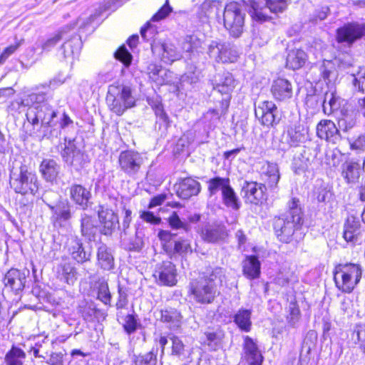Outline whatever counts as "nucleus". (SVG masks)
I'll list each match as a JSON object with an SVG mask.
<instances>
[{
	"label": "nucleus",
	"instance_id": "nucleus-1",
	"mask_svg": "<svg viewBox=\"0 0 365 365\" xmlns=\"http://www.w3.org/2000/svg\"><path fill=\"white\" fill-rule=\"evenodd\" d=\"M288 210L274 217L273 219V229L279 241L283 243H298L304 236L302 230L304 224V212L299 204V200L292 198L288 202Z\"/></svg>",
	"mask_w": 365,
	"mask_h": 365
},
{
	"label": "nucleus",
	"instance_id": "nucleus-2",
	"mask_svg": "<svg viewBox=\"0 0 365 365\" xmlns=\"http://www.w3.org/2000/svg\"><path fill=\"white\" fill-rule=\"evenodd\" d=\"M225 279V269L215 266H207L200 273L197 279H192L189 284L190 292L193 299L200 304H211L214 302Z\"/></svg>",
	"mask_w": 365,
	"mask_h": 365
},
{
	"label": "nucleus",
	"instance_id": "nucleus-3",
	"mask_svg": "<svg viewBox=\"0 0 365 365\" xmlns=\"http://www.w3.org/2000/svg\"><path fill=\"white\" fill-rule=\"evenodd\" d=\"M56 114L58 111L48 103L28 108L26 113V120L33 126L29 135L38 138L40 140L57 138L58 128L56 127Z\"/></svg>",
	"mask_w": 365,
	"mask_h": 365
},
{
	"label": "nucleus",
	"instance_id": "nucleus-4",
	"mask_svg": "<svg viewBox=\"0 0 365 365\" xmlns=\"http://www.w3.org/2000/svg\"><path fill=\"white\" fill-rule=\"evenodd\" d=\"M9 185L16 194L34 197L38 192L40 181L35 172L21 164L10 170Z\"/></svg>",
	"mask_w": 365,
	"mask_h": 365
},
{
	"label": "nucleus",
	"instance_id": "nucleus-5",
	"mask_svg": "<svg viewBox=\"0 0 365 365\" xmlns=\"http://www.w3.org/2000/svg\"><path fill=\"white\" fill-rule=\"evenodd\" d=\"M245 9L255 21L262 23L272 19L287 8L286 0H242Z\"/></svg>",
	"mask_w": 365,
	"mask_h": 365
},
{
	"label": "nucleus",
	"instance_id": "nucleus-6",
	"mask_svg": "<svg viewBox=\"0 0 365 365\" xmlns=\"http://www.w3.org/2000/svg\"><path fill=\"white\" fill-rule=\"evenodd\" d=\"M334 281L336 288L344 293H351L360 282L362 268L359 264L340 263L335 266Z\"/></svg>",
	"mask_w": 365,
	"mask_h": 365
},
{
	"label": "nucleus",
	"instance_id": "nucleus-7",
	"mask_svg": "<svg viewBox=\"0 0 365 365\" xmlns=\"http://www.w3.org/2000/svg\"><path fill=\"white\" fill-rule=\"evenodd\" d=\"M106 103L111 111L121 115L125 110L135 106V98L129 86L113 84L108 87Z\"/></svg>",
	"mask_w": 365,
	"mask_h": 365
},
{
	"label": "nucleus",
	"instance_id": "nucleus-8",
	"mask_svg": "<svg viewBox=\"0 0 365 365\" xmlns=\"http://www.w3.org/2000/svg\"><path fill=\"white\" fill-rule=\"evenodd\" d=\"M242 7L245 8L242 1H232L224 8V26L234 38H239L243 32L245 14L242 11Z\"/></svg>",
	"mask_w": 365,
	"mask_h": 365
},
{
	"label": "nucleus",
	"instance_id": "nucleus-9",
	"mask_svg": "<svg viewBox=\"0 0 365 365\" xmlns=\"http://www.w3.org/2000/svg\"><path fill=\"white\" fill-rule=\"evenodd\" d=\"M64 147L61 151L63 162L68 167L80 172L88 165L90 159L85 151L80 149L76 144V139H64Z\"/></svg>",
	"mask_w": 365,
	"mask_h": 365
},
{
	"label": "nucleus",
	"instance_id": "nucleus-10",
	"mask_svg": "<svg viewBox=\"0 0 365 365\" xmlns=\"http://www.w3.org/2000/svg\"><path fill=\"white\" fill-rule=\"evenodd\" d=\"M255 115L260 123L267 128L275 127L281 120L279 110L274 103L269 101L255 103Z\"/></svg>",
	"mask_w": 365,
	"mask_h": 365
},
{
	"label": "nucleus",
	"instance_id": "nucleus-11",
	"mask_svg": "<svg viewBox=\"0 0 365 365\" xmlns=\"http://www.w3.org/2000/svg\"><path fill=\"white\" fill-rule=\"evenodd\" d=\"M30 275L29 269L26 268H11L4 275L2 283L4 289L19 295L26 287L27 278Z\"/></svg>",
	"mask_w": 365,
	"mask_h": 365
},
{
	"label": "nucleus",
	"instance_id": "nucleus-12",
	"mask_svg": "<svg viewBox=\"0 0 365 365\" xmlns=\"http://www.w3.org/2000/svg\"><path fill=\"white\" fill-rule=\"evenodd\" d=\"M207 54L217 62L233 63L237 61L238 52L235 47L228 42L212 40L207 45Z\"/></svg>",
	"mask_w": 365,
	"mask_h": 365
},
{
	"label": "nucleus",
	"instance_id": "nucleus-13",
	"mask_svg": "<svg viewBox=\"0 0 365 365\" xmlns=\"http://www.w3.org/2000/svg\"><path fill=\"white\" fill-rule=\"evenodd\" d=\"M308 131L304 125L295 123L287 128L279 140L278 148L287 151L292 147H297L306 141Z\"/></svg>",
	"mask_w": 365,
	"mask_h": 365
},
{
	"label": "nucleus",
	"instance_id": "nucleus-14",
	"mask_svg": "<svg viewBox=\"0 0 365 365\" xmlns=\"http://www.w3.org/2000/svg\"><path fill=\"white\" fill-rule=\"evenodd\" d=\"M365 36V24L350 22L344 24L336 31V39L338 43L351 46L357 40Z\"/></svg>",
	"mask_w": 365,
	"mask_h": 365
},
{
	"label": "nucleus",
	"instance_id": "nucleus-15",
	"mask_svg": "<svg viewBox=\"0 0 365 365\" xmlns=\"http://www.w3.org/2000/svg\"><path fill=\"white\" fill-rule=\"evenodd\" d=\"M264 184L255 181H245L242 185L240 195L245 202L255 205H262L267 199Z\"/></svg>",
	"mask_w": 365,
	"mask_h": 365
},
{
	"label": "nucleus",
	"instance_id": "nucleus-16",
	"mask_svg": "<svg viewBox=\"0 0 365 365\" xmlns=\"http://www.w3.org/2000/svg\"><path fill=\"white\" fill-rule=\"evenodd\" d=\"M73 205L68 199L58 200L54 206L51 207L50 220L53 227L56 228L65 227L73 217Z\"/></svg>",
	"mask_w": 365,
	"mask_h": 365
},
{
	"label": "nucleus",
	"instance_id": "nucleus-17",
	"mask_svg": "<svg viewBox=\"0 0 365 365\" xmlns=\"http://www.w3.org/2000/svg\"><path fill=\"white\" fill-rule=\"evenodd\" d=\"M120 170L130 177H135L143 163L142 155L134 150L122 151L118 158Z\"/></svg>",
	"mask_w": 365,
	"mask_h": 365
},
{
	"label": "nucleus",
	"instance_id": "nucleus-18",
	"mask_svg": "<svg viewBox=\"0 0 365 365\" xmlns=\"http://www.w3.org/2000/svg\"><path fill=\"white\" fill-rule=\"evenodd\" d=\"M96 212L100 224V233L107 237L111 236L117 230L118 215L104 205H99Z\"/></svg>",
	"mask_w": 365,
	"mask_h": 365
},
{
	"label": "nucleus",
	"instance_id": "nucleus-19",
	"mask_svg": "<svg viewBox=\"0 0 365 365\" xmlns=\"http://www.w3.org/2000/svg\"><path fill=\"white\" fill-rule=\"evenodd\" d=\"M68 252L77 264H84L91 261L93 247L91 245L85 246L82 239L76 235L71 239Z\"/></svg>",
	"mask_w": 365,
	"mask_h": 365
},
{
	"label": "nucleus",
	"instance_id": "nucleus-20",
	"mask_svg": "<svg viewBox=\"0 0 365 365\" xmlns=\"http://www.w3.org/2000/svg\"><path fill=\"white\" fill-rule=\"evenodd\" d=\"M82 46L81 35L74 34L62 44L57 55L61 60L73 63L74 59L78 57Z\"/></svg>",
	"mask_w": 365,
	"mask_h": 365
},
{
	"label": "nucleus",
	"instance_id": "nucleus-21",
	"mask_svg": "<svg viewBox=\"0 0 365 365\" xmlns=\"http://www.w3.org/2000/svg\"><path fill=\"white\" fill-rule=\"evenodd\" d=\"M71 202L73 203L76 208L86 211L91 205L92 197L89 190L83 185L77 183H72L67 187Z\"/></svg>",
	"mask_w": 365,
	"mask_h": 365
},
{
	"label": "nucleus",
	"instance_id": "nucleus-22",
	"mask_svg": "<svg viewBox=\"0 0 365 365\" xmlns=\"http://www.w3.org/2000/svg\"><path fill=\"white\" fill-rule=\"evenodd\" d=\"M160 21V9H158L155 14L153 16L151 19L148 21L141 29H140V35L142 38L150 43V48L153 53H155V51L160 46V39L158 27L154 23Z\"/></svg>",
	"mask_w": 365,
	"mask_h": 365
},
{
	"label": "nucleus",
	"instance_id": "nucleus-23",
	"mask_svg": "<svg viewBox=\"0 0 365 365\" xmlns=\"http://www.w3.org/2000/svg\"><path fill=\"white\" fill-rule=\"evenodd\" d=\"M95 18V15H90V16L86 20H82L80 18L77 20L76 22L61 28V29L57 34H56L53 37L48 38L42 44V49L45 51H49L57 44V43L60 41V40L65 38V35L68 33V31H70L71 29H74L77 24H79V31H81L87 26H88L93 21Z\"/></svg>",
	"mask_w": 365,
	"mask_h": 365
},
{
	"label": "nucleus",
	"instance_id": "nucleus-24",
	"mask_svg": "<svg viewBox=\"0 0 365 365\" xmlns=\"http://www.w3.org/2000/svg\"><path fill=\"white\" fill-rule=\"evenodd\" d=\"M99 226L96 218L85 211L80 215V233L85 240L90 243L94 242L98 236Z\"/></svg>",
	"mask_w": 365,
	"mask_h": 365
},
{
	"label": "nucleus",
	"instance_id": "nucleus-25",
	"mask_svg": "<svg viewBox=\"0 0 365 365\" xmlns=\"http://www.w3.org/2000/svg\"><path fill=\"white\" fill-rule=\"evenodd\" d=\"M349 106L347 101L338 96L334 91L329 90L324 93L322 107L325 114H334L337 116L342 108Z\"/></svg>",
	"mask_w": 365,
	"mask_h": 365
},
{
	"label": "nucleus",
	"instance_id": "nucleus-26",
	"mask_svg": "<svg viewBox=\"0 0 365 365\" xmlns=\"http://www.w3.org/2000/svg\"><path fill=\"white\" fill-rule=\"evenodd\" d=\"M213 88L222 94H231L236 86V81L228 71L217 73L211 80Z\"/></svg>",
	"mask_w": 365,
	"mask_h": 365
},
{
	"label": "nucleus",
	"instance_id": "nucleus-27",
	"mask_svg": "<svg viewBox=\"0 0 365 365\" xmlns=\"http://www.w3.org/2000/svg\"><path fill=\"white\" fill-rule=\"evenodd\" d=\"M97 266L103 271H113L115 269L113 250L106 243L100 242L96 250Z\"/></svg>",
	"mask_w": 365,
	"mask_h": 365
},
{
	"label": "nucleus",
	"instance_id": "nucleus-28",
	"mask_svg": "<svg viewBox=\"0 0 365 365\" xmlns=\"http://www.w3.org/2000/svg\"><path fill=\"white\" fill-rule=\"evenodd\" d=\"M317 135L322 139L336 143L341 139L339 128L330 120H322L317 125Z\"/></svg>",
	"mask_w": 365,
	"mask_h": 365
},
{
	"label": "nucleus",
	"instance_id": "nucleus-29",
	"mask_svg": "<svg viewBox=\"0 0 365 365\" xmlns=\"http://www.w3.org/2000/svg\"><path fill=\"white\" fill-rule=\"evenodd\" d=\"M314 158L312 149L304 147L300 152L294 155L291 165L292 170L297 175L305 173Z\"/></svg>",
	"mask_w": 365,
	"mask_h": 365
},
{
	"label": "nucleus",
	"instance_id": "nucleus-30",
	"mask_svg": "<svg viewBox=\"0 0 365 365\" xmlns=\"http://www.w3.org/2000/svg\"><path fill=\"white\" fill-rule=\"evenodd\" d=\"M200 183L192 178L182 179L174 185L178 196L183 200H187L197 195L200 191Z\"/></svg>",
	"mask_w": 365,
	"mask_h": 365
},
{
	"label": "nucleus",
	"instance_id": "nucleus-31",
	"mask_svg": "<svg viewBox=\"0 0 365 365\" xmlns=\"http://www.w3.org/2000/svg\"><path fill=\"white\" fill-rule=\"evenodd\" d=\"M202 240L210 243H220L227 237V229L220 224L206 225L201 230Z\"/></svg>",
	"mask_w": 365,
	"mask_h": 365
},
{
	"label": "nucleus",
	"instance_id": "nucleus-32",
	"mask_svg": "<svg viewBox=\"0 0 365 365\" xmlns=\"http://www.w3.org/2000/svg\"><path fill=\"white\" fill-rule=\"evenodd\" d=\"M60 172L61 165L54 159L43 158L39 165V173L46 182H56Z\"/></svg>",
	"mask_w": 365,
	"mask_h": 365
},
{
	"label": "nucleus",
	"instance_id": "nucleus-33",
	"mask_svg": "<svg viewBox=\"0 0 365 365\" xmlns=\"http://www.w3.org/2000/svg\"><path fill=\"white\" fill-rule=\"evenodd\" d=\"M271 93L276 101H285L292 97V84L286 78H277L272 83Z\"/></svg>",
	"mask_w": 365,
	"mask_h": 365
},
{
	"label": "nucleus",
	"instance_id": "nucleus-34",
	"mask_svg": "<svg viewBox=\"0 0 365 365\" xmlns=\"http://www.w3.org/2000/svg\"><path fill=\"white\" fill-rule=\"evenodd\" d=\"M361 166L358 160H347L340 166L341 176L347 185H355L361 176Z\"/></svg>",
	"mask_w": 365,
	"mask_h": 365
},
{
	"label": "nucleus",
	"instance_id": "nucleus-35",
	"mask_svg": "<svg viewBox=\"0 0 365 365\" xmlns=\"http://www.w3.org/2000/svg\"><path fill=\"white\" fill-rule=\"evenodd\" d=\"M120 236L122 247L127 251L139 252L144 246V234L136 225H135L133 234H130V235H121Z\"/></svg>",
	"mask_w": 365,
	"mask_h": 365
},
{
	"label": "nucleus",
	"instance_id": "nucleus-36",
	"mask_svg": "<svg viewBox=\"0 0 365 365\" xmlns=\"http://www.w3.org/2000/svg\"><path fill=\"white\" fill-rule=\"evenodd\" d=\"M262 170V178L266 187H267L271 190H277L280 180L279 165L275 163L267 162Z\"/></svg>",
	"mask_w": 365,
	"mask_h": 365
},
{
	"label": "nucleus",
	"instance_id": "nucleus-37",
	"mask_svg": "<svg viewBox=\"0 0 365 365\" xmlns=\"http://www.w3.org/2000/svg\"><path fill=\"white\" fill-rule=\"evenodd\" d=\"M361 232V223L354 217H349L344 224L343 237L346 242L355 245L359 242Z\"/></svg>",
	"mask_w": 365,
	"mask_h": 365
},
{
	"label": "nucleus",
	"instance_id": "nucleus-38",
	"mask_svg": "<svg viewBox=\"0 0 365 365\" xmlns=\"http://www.w3.org/2000/svg\"><path fill=\"white\" fill-rule=\"evenodd\" d=\"M314 69L318 73L316 80H322L327 85L335 81L338 75L335 63L331 61L324 60L314 67Z\"/></svg>",
	"mask_w": 365,
	"mask_h": 365
},
{
	"label": "nucleus",
	"instance_id": "nucleus-39",
	"mask_svg": "<svg viewBox=\"0 0 365 365\" xmlns=\"http://www.w3.org/2000/svg\"><path fill=\"white\" fill-rule=\"evenodd\" d=\"M244 351L245 359L250 365H262L263 356L257 345L249 336L245 337Z\"/></svg>",
	"mask_w": 365,
	"mask_h": 365
},
{
	"label": "nucleus",
	"instance_id": "nucleus-40",
	"mask_svg": "<svg viewBox=\"0 0 365 365\" xmlns=\"http://www.w3.org/2000/svg\"><path fill=\"white\" fill-rule=\"evenodd\" d=\"M161 61L167 65H170L182 58L181 52L175 43L170 40L161 43Z\"/></svg>",
	"mask_w": 365,
	"mask_h": 365
},
{
	"label": "nucleus",
	"instance_id": "nucleus-41",
	"mask_svg": "<svg viewBox=\"0 0 365 365\" xmlns=\"http://www.w3.org/2000/svg\"><path fill=\"white\" fill-rule=\"evenodd\" d=\"M307 54L300 48L289 50L286 58V68L297 70L304 66L307 61Z\"/></svg>",
	"mask_w": 365,
	"mask_h": 365
},
{
	"label": "nucleus",
	"instance_id": "nucleus-42",
	"mask_svg": "<svg viewBox=\"0 0 365 365\" xmlns=\"http://www.w3.org/2000/svg\"><path fill=\"white\" fill-rule=\"evenodd\" d=\"M356 113L353 110L351 105L344 106L336 116L339 128L344 131L352 128L356 124Z\"/></svg>",
	"mask_w": 365,
	"mask_h": 365
},
{
	"label": "nucleus",
	"instance_id": "nucleus-43",
	"mask_svg": "<svg viewBox=\"0 0 365 365\" xmlns=\"http://www.w3.org/2000/svg\"><path fill=\"white\" fill-rule=\"evenodd\" d=\"M43 90L36 89L27 96H26V104L31 106H36L37 105H42L48 103V101L52 98V93L48 86H43Z\"/></svg>",
	"mask_w": 365,
	"mask_h": 365
},
{
	"label": "nucleus",
	"instance_id": "nucleus-44",
	"mask_svg": "<svg viewBox=\"0 0 365 365\" xmlns=\"http://www.w3.org/2000/svg\"><path fill=\"white\" fill-rule=\"evenodd\" d=\"M158 205H160V195H156L150 200L148 205V210H143L140 212V218L143 220V222L153 225H160V208L158 209L156 213L150 210Z\"/></svg>",
	"mask_w": 365,
	"mask_h": 365
},
{
	"label": "nucleus",
	"instance_id": "nucleus-45",
	"mask_svg": "<svg viewBox=\"0 0 365 365\" xmlns=\"http://www.w3.org/2000/svg\"><path fill=\"white\" fill-rule=\"evenodd\" d=\"M260 262L255 255L247 256L242 261L243 274L250 279H257L260 274Z\"/></svg>",
	"mask_w": 365,
	"mask_h": 365
},
{
	"label": "nucleus",
	"instance_id": "nucleus-46",
	"mask_svg": "<svg viewBox=\"0 0 365 365\" xmlns=\"http://www.w3.org/2000/svg\"><path fill=\"white\" fill-rule=\"evenodd\" d=\"M120 217L121 222H120L119 217H118L117 227V230L120 231V235H130L134 230V227L132 228L130 227L132 222V210L127 207L125 204H123Z\"/></svg>",
	"mask_w": 365,
	"mask_h": 365
},
{
	"label": "nucleus",
	"instance_id": "nucleus-47",
	"mask_svg": "<svg viewBox=\"0 0 365 365\" xmlns=\"http://www.w3.org/2000/svg\"><path fill=\"white\" fill-rule=\"evenodd\" d=\"M163 249L167 253H177V254H186L187 252H192L190 243L188 240L178 239L172 242L169 240L168 243L163 245Z\"/></svg>",
	"mask_w": 365,
	"mask_h": 365
},
{
	"label": "nucleus",
	"instance_id": "nucleus-48",
	"mask_svg": "<svg viewBox=\"0 0 365 365\" xmlns=\"http://www.w3.org/2000/svg\"><path fill=\"white\" fill-rule=\"evenodd\" d=\"M252 311L250 309H240L233 316V322L242 331L249 332L252 328Z\"/></svg>",
	"mask_w": 365,
	"mask_h": 365
},
{
	"label": "nucleus",
	"instance_id": "nucleus-49",
	"mask_svg": "<svg viewBox=\"0 0 365 365\" xmlns=\"http://www.w3.org/2000/svg\"><path fill=\"white\" fill-rule=\"evenodd\" d=\"M161 321L167 323L170 329L177 330L181 326L182 315L174 308H170L165 311L161 310Z\"/></svg>",
	"mask_w": 365,
	"mask_h": 365
},
{
	"label": "nucleus",
	"instance_id": "nucleus-50",
	"mask_svg": "<svg viewBox=\"0 0 365 365\" xmlns=\"http://www.w3.org/2000/svg\"><path fill=\"white\" fill-rule=\"evenodd\" d=\"M218 2L212 0L205 1L197 9V17L202 23H206L212 14H217Z\"/></svg>",
	"mask_w": 365,
	"mask_h": 365
},
{
	"label": "nucleus",
	"instance_id": "nucleus-51",
	"mask_svg": "<svg viewBox=\"0 0 365 365\" xmlns=\"http://www.w3.org/2000/svg\"><path fill=\"white\" fill-rule=\"evenodd\" d=\"M222 203L230 209L237 211L242 206L241 201L235 192V190L232 187L230 184L222 192Z\"/></svg>",
	"mask_w": 365,
	"mask_h": 365
},
{
	"label": "nucleus",
	"instance_id": "nucleus-52",
	"mask_svg": "<svg viewBox=\"0 0 365 365\" xmlns=\"http://www.w3.org/2000/svg\"><path fill=\"white\" fill-rule=\"evenodd\" d=\"M58 273L61 280L68 284H73L77 279V269L71 262H66L61 264Z\"/></svg>",
	"mask_w": 365,
	"mask_h": 365
},
{
	"label": "nucleus",
	"instance_id": "nucleus-53",
	"mask_svg": "<svg viewBox=\"0 0 365 365\" xmlns=\"http://www.w3.org/2000/svg\"><path fill=\"white\" fill-rule=\"evenodd\" d=\"M176 269L175 265L168 262L161 264V283L168 286H173L176 284Z\"/></svg>",
	"mask_w": 365,
	"mask_h": 365
},
{
	"label": "nucleus",
	"instance_id": "nucleus-54",
	"mask_svg": "<svg viewBox=\"0 0 365 365\" xmlns=\"http://www.w3.org/2000/svg\"><path fill=\"white\" fill-rule=\"evenodd\" d=\"M207 190L210 197L216 195L220 190L222 192L229 186L230 184V180L229 178L215 177L210 178L207 182Z\"/></svg>",
	"mask_w": 365,
	"mask_h": 365
},
{
	"label": "nucleus",
	"instance_id": "nucleus-55",
	"mask_svg": "<svg viewBox=\"0 0 365 365\" xmlns=\"http://www.w3.org/2000/svg\"><path fill=\"white\" fill-rule=\"evenodd\" d=\"M78 312L83 319L88 322H93L96 319L103 315V312L96 308L93 304H86L83 306H79Z\"/></svg>",
	"mask_w": 365,
	"mask_h": 365
},
{
	"label": "nucleus",
	"instance_id": "nucleus-56",
	"mask_svg": "<svg viewBox=\"0 0 365 365\" xmlns=\"http://www.w3.org/2000/svg\"><path fill=\"white\" fill-rule=\"evenodd\" d=\"M331 15V9L327 5L317 6L309 15V22L312 25H317Z\"/></svg>",
	"mask_w": 365,
	"mask_h": 365
},
{
	"label": "nucleus",
	"instance_id": "nucleus-57",
	"mask_svg": "<svg viewBox=\"0 0 365 365\" xmlns=\"http://www.w3.org/2000/svg\"><path fill=\"white\" fill-rule=\"evenodd\" d=\"M124 331L130 335L142 327L138 316L135 313L127 314L122 323Z\"/></svg>",
	"mask_w": 365,
	"mask_h": 365
},
{
	"label": "nucleus",
	"instance_id": "nucleus-58",
	"mask_svg": "<svg viewBox=\"0 0 365 365\" xmlns=\"http://www.w3.org/2000/svg\"><path fill=\"white\" fill-rule=\"evenodd\" d=\"M253 40L259 46L267 44L273 36L272 29L264 25H259L253 33Z\"/></svg>",
	"mask_w": 365,
	"mask_h": 365
},
{
	"label": "nucleus",
	"instance_id": "nucleus-59",
	"mask_svg": "<svg viewBox=\"0 0 365 365\" xmlns=\"http://www.w3.org/2000/svg\"><path fill=\"white\" fill-rule=\"evenodd\" d=\"M26 358V353L20 348L13 345L5 355L6 365H23L22 360Z\"/></svg>",
	"mask_w": 365,
	"mask_h": 365
},
{
	"label": "nucleus",
	"instance_id": "nucleus-60",
	"mask_svg": "<svg viewBox=\"0 0 365 365\" xmlns=\"http://www.w3.org/2000/svg\"><path fill=\"white\" fill-rule=\"evenodd\" d=\"M96 289H97V299L104 304L110 305L112 295L108 282L105 280H99L96 284Z\"/></svg>",
	"mask_w": 365,
	"mask_h": 365
},
{
	"label": "nucleus",
	"instance_id": "nucleus-61",
	"mask_svg": "<svg viewBox=\"0 0 365 365\" xmlns=\"http://www.w3.org/2000/svg\"><path fill=\"white\" fill-rule=\"evenodd\" d=\"M288 312L287 324L292 328H296L301 318V312L296 301H291L289 303Z\"/></svg>",
	"mask_w": 365,
	"mask_h": 365
},
{
	"label": "nucleus",
	"instance_id": "nucleus-62",
	"mask_svg": "<svg viewBox=\"0 0 365 365\" xmlns=\"http://www.w3.org/2000/svg\"><path fill=\"white\" fill-rule=\"evenodd\" d=\"M351 83L355 91L365 93V68H362L357 73L351 75Z\"/></svg>",
	"mask_w": 365,
	"mask_h": 365
},
{
	"label": "nucleus",
	"instance_id": "nucleus-63",
	"mask_svg": "<svg viewBox=\"0 0 365 365\" xmlns=\"http://www.w3.org/2000/svg\"><path fill=\"white\" fill-rule=\"evenodd\" d=\"M115 58L122 62L125 67H128L132 62L133 56L125 45L120 46L114 53Z\"/></svg>",
	"mask_w": 365,
	"mask_h": 365
},
{
	"label": "nucleus",
	"instance_id": "nucleus-64",
	"mask_svg": "<svg viewBox=\"0 0 365 365\" xmlns=\"http://www.w3.org/2000/svg\"><path fill=\"white\" fill-rule=\"evenodd\" d=\"M332 192L330 189L326 186L320 185L316 187L314 190V197L319 202H328L332 197Z\"/></svg>",
	"mask_w": 365,
	"mask_h": 365
}]
</instances>
